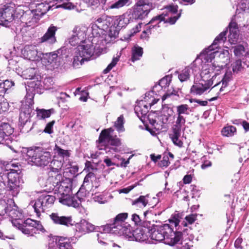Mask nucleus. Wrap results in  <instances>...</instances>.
Returning a JSON list of instances; mask_svg holds the SVG:
<instances>
[{
	"label": "nucleus",
	"instance_id": "obj_3",
	"mask_svg": "<svg viewBox=\"0 0 249 249\" xmlns=\"http://www.w3.org/2000/svg\"><path fill=\"white\" fill-rule=\"evenodd\" d=\"M24 158L31 165L44 167L51 161V155L50 152L39 147L30 148L26 149Z\"/></svg>",
	"mask_w": 249,
	"mask_h": 249
},
{
	"label": "nucleus",
	"instance_id": "obj_52",
	"mask_svg": "<svg viewBox=\"0 0 249 249\" xmlns=\"http://www.w3.org/2000/svg\"><path fill=\"white\" fill-rule=\"evenodd\" d=\"M58 155L63 158L70 157V151L68 150H64L60 148V147L56 145L55 149Z\"/></svg>",
	"mask_w": 249,
	"mask_h": 249
},
{
	"label": "nucleus",
	"instance_id": "obj_46",
	"mask_svg": "<svg viewBox=\"0 0 249 249\" xmlns=\"http://www.w3.org/2000/svg\"><path fill=\"white\" fill-rule=\"evenodd\" d=\"M9 210L8 200L6 202L5 200H0V215H4L7 213Z\"/></svg>",
	"mask_w": 249,
	"mask_h": 249
},
{
	"label": "nucleus",
	"instance_id": "obj_60",
	"mask_svg": "<svg viewBox=\"0 0 249 249\" xmlns=\"http://www.w3.org/2000/svg\"><path fill=\"white\" fill-rule=\"evenodd\" d=\"M229 81H230V76L229 75H227V74H225V75L223 78V79L221 81L222 82V86L220 89V90H219L220 92H222L223 91V88H225L227 86L228 83Z\"/></svg>",
	"mask_w": 249,
	"mask_h": 249
},
{
	"label": "nucleus",
	"instance_id": "obj_7",
	"mask_svg": "<svg viewBox=\"0 0 249 249\" xmlns=\"http://www.w3.org/2000/svg\"><path fill=\"white\" fill-rule=\"evenodd\" d=\"M10 172L4 174L5 181L7 179V188L13 196H17L19 192V180L18 171L19 170L11 169Z\"/></svg>",
	"mask_w": 249,
	"mask_h": 249
},
{
	"label": "nucleus",
	"instance_id": "obj_61",
	"mask_svg": "<svg viewBox=\"0 0 249 249\" xmlns=\"http://www.w3.org/2000/svg\"><path fill=\"white\" fill-rule=\"evenodd\" d=\"M54 121H53L48 123L45 127V129L44 130V131L46 133L51 134L53 132L52 128L54 124Z\"/></svg>",
	"mask_w": 249,
	"mask_h": 249
},
{
	"label": "nucleus",
	"instance_id": "obj_62",
	"mask_svg": "<svg viewBox=\"0 0 249 249\" xmlns=\"http://www.w3.org/2000/svg\"><path fill=\"white\" fill-rule=\"evenodd\" d=\"M162 89H164V88L162 87L161 86H160V84L159 83L153 86L151 92L157 94Z\"/></svg>",
	"mask_w": 249,
	"mask_h": 249
},
{
	"label": "nucleus",
	"instance_id": "obj_24",
	"mask_svg": "<svg viewBox=\"0 0 249 249\" xmlns=\"http://www.w3.org/2000/svg\"><path fill=\"white\" fill-rule=\"evenodd\" d=\"M233 52L235 55L238 57L249 55V46L247 45L245 47L242 45H237L233 48Z\"/></svg>",
	"mask_w": 249,
	"mask_h": 249
},
{
	"label": "nucleus",
	"instance_id": "obj_20",
	"mask_svg": "<svg viewBox=\"0 0 249 249\" xmlns=\"http://www.w3.org/2000/svg\"><path fill=\"white\" fill-rule=\"evenodd\" d=\"M230 34L228 36L231 43H235L238 38V28L237 24L233 20L230 23L229 26Z\"/></svg>",
	"mask_w": 249,
	"mask_h": 249
},
{
	"label": "nucleus",
	"instance_id": "obj_55",
	"mask_svg": "<svg viewBox=\"0 0 249 249\" xmlns=\"http://www.w3.org/2000/svg\"><path fill=\"white\" fill-rule=\"evenodd\" d=\"M232 71L234 72H238L242 69V63L240 59L236 60L232 64Z\"/></svg>",
	"mask_w": 249,
	"mask_h": 249
},
{
	"label": "nucleus",
	"instance_id": "obj_38",
	"mask_svg": "<svg viewBox=\"0 0 249 249\" xmlns=\"http://www.w3.org/2000/svg\"><path fill=\"white\" fill-rule=\"evenodd\" d=\"M49 8V6L44 3L38 4L36 9V14L40 17L42 16L47 13Z\"/></svg>",
	"mask_w": 249,
	"mask_h": 249
},
{
	"label": "nucleus",
	"instance_id": "obj_64",
	"mask_svg": "<svg viewBox=\"0 0 249 249\" xmlns=\"http://www.w3.org/2000/svg\"><path fill=\"white\" fill-rule=\"evenodd\" d=\"M132 220L137 225H141L142 221L140 218L139 215L137 214H133L132 215Z\"/></svg>",
	"mask_w": 249,
	"mask_h": 249
},
{
	"label": "nucleus",
	"instance_id": "obj_5",
	"mask_svg": "<svg viewBox=\"0 0 249 249\" xmlns=\"http://www.w3.org/2000/svg\"><path fill=\"white\" fill-rule=\"evenodd\" d=\"M153 8L152 0H139L131 9L130 18L143 20Z\"/></svg>",
	"mask_w": 249,
	"mask_h": 249
},
{
	"label": "nucleus",
	"instance_id": "obj_39",
	"mask_svg": "<svg viewBox=\"0 0 249 249\" xmlns=\"http://www.w3.org/2000/svg\"><path fill=\"white\" fill-rule=\"evenodd\" d=\"M36 73L35 69L29 68L22 71V76L26 79H32L35 77Z\"/></svg>",
	"mask_w": 249,
	"mask_h": 249
},
{
	"label": "nucleus",
	"instance_id": "obj_50",
	"mask_svg": "<svg viewBox=\"0 0 249 249\" xmlns=\"http://www.w3.org/2000/svg\"><path fill=\"white\" fill-rule=\"evenodd\" d=\"M58 58L57 54L55 53H50L46 54V57L44 59H46L48 64H52L53 63H56V61Z\"/></svg>",
	"mask_w": 249,
	"mask_h": 249
},
{
	"label": "nucleus",
	"instance_id": "obj_12",
	"mask_svg": "<svg viewBox=\"0 0 249 249\" xmlns=\"http://www.w3.org/2000/svg\"><path fill=\"white\" fill-rule=\"evenodd\" d=\"M216 73L214 74L212 76V78L207 81L205 80V78H207V75H203L204 77H202V75H201L202 81L204 82L198 84H195L194 85L191 89V91L192 93H195L197 95H201L203 94L205 91H206L208 89H209L210 87L213 84V79L214 77L216 76ZM201 75V73L200 74Z\"/></svg>",
	"mask_w": 249,
	"mask_h": 249
},
{
	"label": "nucleus",
	"instance_id": "obj_4",
	"mask_svg": "<svg viewBox=\"0 0 249 249\" xmlns=\"http://www.w3.org/2000/svg\"><path fill=\"white\" fill-rule=\"evenodd\" d=\"M113 129L111 128L104 129L100 134L98 142L100 143H106L105 147L106 153L117 152L118 151L117 147L121 144L120 140L116 136H114L112 133Z\"/></svg>",
	"mask_w": 249,
	"mask_h": 249
},
{
	"label": "nucleus",
	"instance_id": "obj_37",
	"mask_svg": "<svg viewBox=\"0 0 249 249\" xmlns=\"http://www.w3.org/2000/svg\"><path fill=\"white\" fill-rule=\"evenodd\" d=\"M55 249H72L70 243L66 239L61 238L57 243Z\"/></svg>",
	"mask_w": 249,
	"mask_h": 249
},
{
	"label": "nucleus",
	"instance_id": "obj_54",
	"mask_svg": "<svg viewBox=\"0 0 249 249\" xmlns=\"http://www.w3.org/2000/svg\"><path fill=\"white\" fill-rule=\"evenodd\" d=\"M178 90H176L174 89H168L166 91V93L163 96L162 99L165 100L167 97L171 96V95H176L178 97H179V94H178Z\"/></svg>",
	"mask_w": 249,
	"mask_h": 249
},
{
	"label": "nucleus",
	"instance_id": "obj_6",
	"mask_svg": "<svg viewBox=\"0 0 249 249\" xmlns=\"http://www.w3.org/2000/svg\"><path fill=\"white\" fill-rule=\"evenodd\" d=\"M53 190L60 195L71 192L72 179L64 177L60 173H58L52 178Z\"/></svg>",
	"mask_w": 249,
	"mask_h": 249
},
{
	"label": "nucleus",
	"instance_id": "obj_56",
	"mask_svg": "<svg viewBox=\"0 0 249 249\" xmlns=\"http://www.w3.org/2000/svg\"><path fill=\"white\" fill-rule=\"evenodd\" d=\"M119 30V29H117L115 26L112 24L109 30V36L111 37H116L118 36Z\"/></svg>",
	"mask_w": 249,
	"mask_h": 249
},
{
	"label": "nucleus",
	"instance_id": "obj_13",
	"mask_svg": "<svg viewBox=\"0 0 249 249\" xmlns=\"http://www.w3.org/2000/svg\"><path fill=\"white\" fill-rule=\"evenodd\" d=\"M49 216L55 225H62L67 227L73 225V221L71 216L61 215L58 213H53Z\"/></svg>",
	"mask_w": 249,
	"mask_h": 249
},
{
	"label": "nucleus",
	"instance_id": "obj_29",
	"mask_svg": "<svg viewBox=\"0 0 249 249\" xmlns=\"http://www.w3.org/2000/svg\"><path fill=\"white\" fill-rule=\"evenodd\" d=\"M143 49L142 47L138 46H134L132 50L131 60L134 62L140 59L142 56Z\"/></svg>",
	"mask_w": 249,
	"mask_h": 249
},
{
	"label": "nucleus",
	"instance_id": "obj_10",
	"mask_svg": "<svg viewBox=\"0 0 249 249\" xmlns=\"http://www.w3.org/2000/svg\"><path fill=\"white\" fill-rule=\"evenodd\" d=\"M16 7L13 3L4 5L0 9V24L6 26L8 22L13 21Z\"/></svg>",
	"mask_w": 249,
	"mask_h": 249
},
{
	"label": "nucleus",
	"instance_id": "obj_48",
	"mask_svg": "<svg viewBox=\"0 0 249 249\" xmlns=\"http://www.w3.org/2000/svg\"><path fill=\"white\" fill-rule=\"evenodd\" d=\"M33 101L32 100L29 102V104H25L23 105L21 108V112L26 113L27 115L31 116V114L33 111Z\"/></svg>",
	"mask_w": 249,
	"mask_h": 249
},
{
	"label": "nucleus",
	"instance_id": "obj_14",
	"mask_svg": "<svg viewBox=\"0 0 249 249\" xmlns=\"http://www.w3.org/2000/svg\"><path fill=\"white\" fill-rule=\"evenodd\" d=\"M124 228L122 225H115L114 223L111 224H107L106 225L101 227L99 229L100 231H102L103 232H101L100 233L97 234L98 240L100 242H102L100 240V238H104L105 233L109 232H118L119 233H122L124 232Z\"/></svg>",
	"mask_w": 249,
	"mask_h": 249
},
{
	"label": "nucleus",
	"instance_id": "obj_40",
	"mask_svg": "<svg viewBox=\"0 0 249 249\" xmlns=\"http://www.w3.org/2000/svg\"><path fill=\"white\" fill-rule=\"evenodd\" d=\"M26 223L30 226L34 227V228H35V231H43L44 230L42 225L40 224L39 221L28 218Z\"/></svg>",
	"mask_w": 249,
	"mask_h": 249
},
{
	"label": "nucleus",
	"instance_id": "obj_1",
	"mask_svg": "<svg viewBox=\"0 0 249 249\" xmlns=\"http://www.w3.org/2000/svg\"><path fill=\"white\" fill-rule=\"evenodd\" d=\"M141 225L148 229L151 239L156 241L164 240L165 244L174 245L178 243L182 237V232L180 231L174 232L169 224L156 226L145 219Z\"/></svg>",
	"mask_w": 249,
	"mask_h": 249
},
{
	"label": "nucleus",
	"instance_id": "obj_30",
	"mask_svg": "<svg viewBox=\"0 0 249 249\" xmlns=\"http://www.w3.org/2000/svg\"><path fill=\"white\" fill-rule=\"evenodd\" d=\"M0 131L2 132L6 137L11 135L13 132V128L7 123L0 122Z\"/></svg>",
	"mask_w": 249,
	"mask_h": 249
},
{
	"label": "nucleus",
	"instance_id": "obj_18",
	"mask_svg": "<svg viewBox=\"0 0 249 249\" xmlns=\"http://www.w3.org/2000/svg\"><path fill=\"white\" fill-rule=\"evenodd\" d=\"M75 227L76 231L82 234L92 232L96 229L94 225L84 219L76 223Z\"/></svg>",
	"mask_w": 249,
	"mask_h": 249
},
{
	"label": "nucleus",
	"instance_id": "obj_2",
	"mask_svg": "<svg viewBox=\"0 0 249 249\" xmlns=\"http://www.w3.org/2000/svg\"><path fill=\"white\" fill-rule=\"evenodd\" d=\"M229 54L228 50H223L222 52L214 51L206 55L204 59L207 62H212L213 59H214V61L208 68L207 66H203L201 71L202 77H204L203 75H208L213 72H214V74L216 73V75L218 74V72L227 64Z\"/></svg>",
	"mask_w": 249,
	"mask_h": 249
},
{
	"label": "nucleus",
	"instance_id": "obj_33",
	"mask_svg": "<svg viewBox=\"0 0 249 249\" xmlns=\"http://www.w3.org/2000/svg\"><path fill=\"white\" fill-rule=\"evenodd\" d=\"M228 32V29L221 33L218 36H217L213 41V44L211 46L209 47V50H212L213 49V46L216 45L218 42H224L226 40V34Z\"/></svg>",
	"mask_w": 249,
	"mask_h": 249
},
{
	"label": "nucleus",
	"instance_id": "obj_23",
	"mask_svg": "<svg viewBox=\"0 0 249 249\" xmlns=\"http://www.w3.org/2000/svg\"><path fill=\"white\" fill-rule=\"evenodd\" d=\"M113 21L112 24L118 29L120 30L122 28L126 26L129 23V19L122 15L119 17H116L113 18Z\"/></svg>",
	"mask_w": 249,
	"mask_h": 249
},
{
	"label": "nucleus",
	"instance_id": "obj_17",
	"mask_svg": "<svg viewBox=\"0 0 249 249\" xmlns=\"http://www.w3.org/2000/svg\"><path fill=\"white\" fill-rule=\"evenodd\" d=\"M22 54L27 59L30 60H36L40 57V53H38L36 48L33 45H26L22 51Z\"/></svg>",
	"mask_w": 249,
	"mask_h": 249
},
{
	"label": "nucleus",
	"instance_id": "obj_59",
	"mask_svg": "<svg viewBox=\"0 0 249 249\" xmlns=\"http://www.w3.org/2000/svg\"><path fill=\"white\" fill-rule=\"evenodd\" d=\"M88 6L96 7L99 5V0H83Z\"/></svg>",
	"mask_w": 249,
	"mask_h": 249
},
{
	"label": "nucleus",
	"instance_id": "obj_11",
	"mask_svg": "<svg viewBox=\"0 0 249 249\" xmlns=\"http://www.w3.org/2000/svg\"><path fill=\"white\" fill-rule=\"evenodd\" d=\"M168 13L162 14L153 18L150 20V23H154L155 21L158 20L159 22L164 21V23H169L170 24H174L180 16V13L176 16H171L168 19L165 18L166 16H169L170 14H175L178 11V6L175 5H170L167 7Z\"/></svg>",
	"mask_w": 249,
	"mask_h": 249
},
{
	"label": "nucleus",
	"instance_id": "obj_16",
	"mask_svg": "<svg viewBox=\"0 0 249 249\" xmlns=\"http://www.w3.org/2000/svg\"><path fill=\"white\" fill-rule=\"evenodd\" d=\"M94 47L92 44L79 45L76 49V52L78 54L81 55L86 59L89 60V58L93 55Z\"/></svg>",
	"mask_w": 249,
	"mask_h": 249
},
{
	"label": "nucleus",
	"instance_id": "obj_47",
	"mask_svg": "<svg viewBox=\"0 0 249 249\" xmlns=\"http://www.w3.org/2000/svg\"><path fill=\"white\" fill-rule=\"evenodd\" d=\"M129 0H118L115 2L111 4L109 8L110 9H119L124 5H127Z\"/></svg>",
	"mask_w": 249,
	"mask_h": 249
},
{
	"label": "nucleus",
	"instance_id": "obj_63",
	"mask_svg": "<svg viewBox=\"0 0 249 249\" xmlns=\"http://www.w3.org/2000/svg\"><path fill=\"white\" fill-rule=\"evenodd\" d=\"M1 85L4 86L5 89L7 91L10 88L14 85V83L12 81L7 80L4 81L3 82H2Z\"/></svg>",
	"mask_w": 249,
	"mask_h": 249
},
{
	"label": "nucleus",
	"instance_id": "obj_26",
	"mask_svg": "<svg viewBox=\"0 0 249 249\" xmlns=\"http://www.w3.org/2000/svg\"><path fill=\"white\" fill-rule=\"evenodd\" d=\"M135 111L138 117L142 121L148 112V107L146 105H143L142 107L139 106H136L135 107Z\"/></svg>",
	"mask_w": 249,
	"mask_h": 249
},
{
	"label": "nucleus",
	"instance_id": "obj_36",
	"mask_svg": "<svg viewBox=\"0 0 249 249\" xmlns=\"http://www.w3.org/2000/svg\"><path fill=\"white\" fill-rule=\"evenodd\" d=\"M180 135L181 132L177 131H173V134L170 135L173 142L179 147H182L183 145L182 141L179 140Z\"/></svg>",
	"mask_w": 249,
	"mask_h": 249
},
{
	"label": "nucleus",
	"instance_id": "obj_22",
	"mask_svg": "<svg viewBox=\"0 0 249 249\" xmlns=\"http://www.w3.org/2000/svg\"><path fill=\"white\" fill-rule=\"evenodd\" d=\"M9 210L7 214L11 218L15 220L20 219L22 216V213L19 210H18V207L15 205L13 200H8Z\"/></svg>",
	"mask_w": 249,
	"mask_h": 249
},
{
	"label": "nucleus",
	"instance_id": "obj_32",
	"mask_svg": "<svg viewBox=\"0 0 249 249\" xmlns=\"http://www.w3.org/2000/svg\"><path fill=\"white\" fill-rule=\"evenodd\" d=\"M192 71V70L188 67L182 70L178 75V78L180 81L183 82L189 80Z\"/></svg>",
	"mask_w": 249,
	"mask_h": 249
},
{
	"label": "nucleus",
	"instance_id": "obj_19",
	"mask_svg": "<svg viewBox=\"0 0 249 249\" xmlns=\"http://www.w3.org/2000/svg\"><path fill=\"white\" fill-rule=\"evenodd\" d=\"M60 196L59 199L61 203L69 206H72L74 208L79 206V202L74 196H71V193H66Z\"/></svg>",
	"mask_w": 249,
	"mask_h": 249
},
{
	"label": "nucleus",
	"instance_id": "obj_27",
	"mask_svg": "<svg viewBox=\"0 0 249 249\" xmlns=\"http://www.w3.org/2000/svg\"><path fill=\"white\" fill-rule=\"evenodd\" d=\"M185 122L186 120L184 116H177L175 124L173 126L172 130L181 132V129L185 125Z\"/></svg>",
	"mask_w": 249,
	"mask_h": 249
},
{
	"label": "nucleus",
	"instance_id": "obj_8",
	"mask_svg": "<svg viewBox=\"0 0 249 249\" xmlns=\"http://www.w3.org/2000/svg\"><path fill=\"white\" fill-rule=\"evenodd\" d=\"M55 197L52 195L43 194L36 201L33 205L35 212L38 216L41 213L44 212L46 209L51 207L55 200Z\"/></svg>",
	"mask_w": 249,
	"mask_h": 249
},
{
	"label": "nucleus",
	"instance_id": "obj_49",
	"mask_svg": "<svg viewBox=\"0 0 249 249\" xmlns=\"http://www.w3.org/2000/svg\"><path fill=\"white\" fill-rule=\"evenodd\" d=\"M128 216L127 213H121L118 214L114 219V224L115 225H122V222H123Z\"/></svg>",
	"mask_w": 249,
	"mask_h": 249
},
{
	"label": "nucleus",
	"instance_id": "obj_58",
	"mask_svg": "<svg viewBox=\"0 0 249 249\" xmlns=\"http://www.w3.org/2000/svg\"><path fill=\"white\" fill-rule=\"evenodd\" d=\"M9 107L8 103L4 100L0 101V114L3 112L6 111Z\"/></svg>",
	"mask_w": 249,
	"mask_h": 249
},
{
	"label": "nucleus",
	"instance_id": "obj_57",
	"mask_svg": "<svg viewBox=\"0 0 249 249\" xmlns=\"http://www.w3.org/2000/svg\"><path fill=\"white\" fill-rule=\"evenodd\" d=\"M119 61V57H116L112 59V62L108 65L107 67L104 70L105 73L108 72L114 67Z\"/></svg>",
	"mask_w": 249,
	"mask_h": 249
},
{
	"label": "nucleus",
	"instance_id": "obj_28",
	"mask_svg": "<svg viewBox=\"0 0 249 249\" xmlns=\"http://www.w3.org/2000/svg\"><path fill=\"white\" fill-rule=\"evenodd\" d=\"M149 196L147 195L145 196H141L138 198L134 200L132 202V205L137 207H145L148 203V200L146 199Z\"/></svg>",
	"mask_w": 249,
	"mask_h": 249
},
{
	"label": "nucleus",
	"instance_id": "obj_35",
	"mask_svg": "<svg viewBox=\"0 0 249 249\" xmlns=\"http://www.w3.org/2000/svg\"><path fill=\"white\" fill-rule=\"evenodd\" d=\"M85 61H88L86 59V57H83L81 55L78 54L77 52L75 51L72 63L73 67L76 68H79Z\"/></svg>",
	"mask_w": 249,
	"mask_h": 249
},
{
	"label": "nucleus",
	"instance_id": "obj_31",
	"mask_svg": "<svg viewBox=\"0 0 249 249\" xmlns=\"http://www.w3.org/2000/svg\"><path fill=\"white\" fill-rule=\"evenodd\" d=\"M27 221V219L25 220L23 224L19 226V228L23 233L32 235L34 233H36L35 228H34V227L27 225V223H26Z\"/></svg>",
	"mask_w": 249,
	"mask_h": 249
},
{
	"label": "nucleus",
	"instance_id": "obj_43",
	"mask_svg": "<svg viewBox=\"0 0 249 249\" xmlns=\"http://www.w3.org/2000/svg\"><path fill=\"white\" fill-rule=\"evenodd\" d=\"M236 128L232 125L227 126L224 127L222 130V133L225 136H231L236 132Z\"/></svg>",
	"mask_w": 249,
	"mask_h": 249
},
{
	"label": "nucleus",
	"instance_id": "obj_41",
	"mask_svg": "<svg viewBox=\"0 0 249 249\" xmlns=\"http://www.w3.org/2000/svg\"><path fill=\"white\" fill-rule=\"evenodd\" d=\"M63 163L60 160H53L51 162V170L53 172L58 173L61 170Z\"/></svg>",
	"mask_w": 249,
	"mask_h": 249
},
{
	"label": "nucleus",
	"instance_id": "obj_44",
	"mask_svg": "<svg viewBox=\"0 0 249 249\" xmlns=\"http://www.w3.org/2000/svg\"><path fill=\"white\" fill-rule=\"evenodd\" d=\"M172 76L171 75H168L160 80L159 83L160 84V86L164 88V90L166 88L168 87L170 85L172 81Z\"/></svg>",
	"mask_w": 249,
	"mask_h": 249
},
{
	"label": "nucleus",
	"instance_id": "obj_25",
	"mask_svg": "<svg viewBox=\"0 0 249 249\" xmlns=\"http://www.w3.org/2000/svg\"><path fill=\"white\" fill-rule=\"evenodd\" d=\"M176 108L177 116H184V115H188L191 112V109L186 104L178 105Z\"/></svg>",
	"mask_w": 249,
	"mask_h": 249
},
{
	"label": "nucleus",
	"instance_id": "obj_42",
	"mask_svg": "<svg viewBox=\"0 0 249 249\" xmlns=\"http://www.w3.org/2000/svg\"><path fill=\"white\" fill-rule=\"evenodd\" d=\"M124 118L123 115H120L114 123V126L119 132H123L124 130Z\"/></svg>",
	"mask_w": 249,
	"mask_h": 249
},
{
	"label": "nucleus",
	"instance_id": "obj_9",
	"mask_svg": "<svg viewBox=\"0 0 249 249\" xmlns=\"http://www.w3.org/2000/svg\"><path fill=\"white\" fill-rule=\"evenodd\" d=\"M88 27L84 25H76L72 30V34L68 39L71 46H75L85 41Z\"/></svg>",
	"mask_w": 249,
	"mask_h": 249
},
{
	"label": "nucleus",
	"instance_id": "obj_51",
	"mask_svg": "<svg viewBox=\"0 0 249 249\" xmlns=\"http://www.w3.org/2000/svg\"><path fill=\"white\" fill-rule=\"evenodd\" d=\"M94 174L91 172L89 173L86 176V177H85L84 179L83 184L82 185V186L80 188L79 191L77 192L78 196H79L80 195V194L81 193V192H82V191H83V187L85 185V184L89 183L90 182V181H91V178H94Z\"/></svg>",
	"mask_w": 249,
	"mask_h": 249
},
{
	"label": "nucleus",
	"instance_id": "obj_53",
	"mask_svg": "<svg viewBox=\"0 0 249 249\" xmlns=\"http://www.w3.org/2000/svg\"><path fill=\"white\" fill-rule=\"evenodd\" d=\"M31 116L27 115L26 113L20 112L19 121L21 124H25L29 121Z\"/></svg>",
	"mask_w": 249,
	"mask_h": 249
},
{
	"label": "nucleus",
	"instance_id": "obj_45",
	"mask_svg": "<svg viewBox=\"0 0 249 249\" xmlns=\"http://www.w3.org/2000/svg\"><path fill=\"white\" fill-rule=\"evenodd\" d=\"M196 214H191L186 216L185 220L182 222L181 225L184 227H186L188 224H192L196 220Z\"/></svg>",
	"mask_w": 249,
	"mask_h": 249
},
{
	"label": "nucleus",
	"instance_id": "obj_21",
	"mask_svg": "<svg viewBox=\"0 0 249 249\" xmlns=\"http://www.w3.org/2000/svg\"><path fill=\"white\" fill-rule=\"evenodd\" d=\"M56 30L57 28L56 27L53 26L50 27L47 32L40 38L41 42H47L49 44H53L55 43L56 41L55 34Z\"/></svg>",
	"mask_w": 249,
	"mask_h": 249
},
{
	"label": "nucleus",
	"instance_id": "obj_15",
	"mask_svg": "<svg viewBox=\"0 0 249 249\" xmlns=\"http://www.w3.org/2000/svg\"><path fill=\"white\" fill-rule=\"evenodd\" d=\"M113 21V19L112 17L106 15H102L97 18L95 20V26L102 30L106 31L112 25Z\"/></svg>",
	"mask_w": 249,
	"mask_h": 249
},
{
	"label": "nucleus",
	"instance_id": "obj_34",
	"mask_svg": "<svg viewBox=\"0 0 249 249\" xmlns=\"http://www.w3.org/2000/svg\"><path fill=\"white\" fill-rule=\"evenodd\" d=\"M37 111V117L39 119H43L48 118L51 114L54 112L53 109L46 110L44 109H38Z\"/></svg>",
	"mask_w": 249,
	"mask_h": 249
}]
</instances>
